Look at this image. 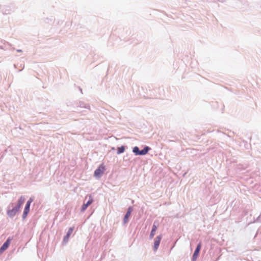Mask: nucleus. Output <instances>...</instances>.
<instances>
[{
  "label": "nucleus",
  "mask_w": 261,
  "mask_h": 261,
  "mask_svg": "<svg viewBox=\"0 0 261 261\" xmlns=\"http://www.w3.org/2000/svg\"><path fill=\"white\" fill-rule=\"evenodd\" d=\"M161 239H162L161 236H159L157 237H156L154 242V246H153L154 251H156L158 249Z\"/></svg>",
  "instance_id": "6"
},
{
  "label": "nucleus",
  "mask_w": 261,
  "mask_h": 261,
  "mask_svg": "<svg viewBox=\"0 0 261 261\" xmlns=\"http://www.w3.org/2000/svg\"><path fill=\"white\" fill-rule=\"evenodd\" d=\"M70 236V235H68V234L67 233L66 236L64 238V241H67V240H68V238H69Z\"/></svg>",
  "instance_id": "16"
},
{
  "label": "nucleus",
  "mask_w": 261,
  "mask_h": 261,
  "mask_svg": "<svg viewBox=\"0 0 261 261\" xmlns=\"http://www.w3.org/2000/svg\"><path fill=\"white\" fill-rule=\"evenodd\" d=\"M106 170L105 166L103 164H101L94 172V176L96 177H100L104 173Z\"/></svg>",
  "instance_id": "1"
},
{
  "label": "nucleus",
  "mask_w": 261,
  "mask_h": 261,
  "mask_svg": "<svg viewBox=\"0 0 261 261\" xmlns=\"http://www.w3.org/2000/svg\"><path fill=\"white\" fill-rule=\"evenodd\" d=\"M149 149V148L147 146L145 147L142 150H140V152L139 153V155H145L146 154L148 150Z\"/></svg>",
  "instance_id": "11"
},
{
  "label": "nucleus",
  "mask_w": 261,
  "mask_h": 261,
  "mask_svg": "<svg viewBox=\"0 0 261 261\" xmlns=\"http://www.w3.org/2000/svg\"><path fill=\"white\" fill-rule=\"evenodd\" d=\"M73 229V227H70L68 231L67 234H68V235H70L72 233Z\"/></svg>",
  "instance_id": "14"
},
{
  "label": "nucleus",
  "mask_w": 261,
  "mask_h": 261,
  "mask_svg": "<svg viewBox=\"0 0 261 261\" xmlns=\"http://www.w3.org/2000/svg\"><path fill=\"white\" fill-rule=\"evenodd\" d=\"M19 209L15 206L12 210L8 211L7 212V214L9 216L13 217L19 211Z\"/></svg>",
  "instance_id": "8"
},
{
  "label": "nucleus",
  "mask_w": 261,
  "mask_h": 261,
  "mask_svg": "<svg viewBox=\"0 0 261 261\" xmlns=\"http://www.w3.org/2000/svg\"><path fill=\"white\" fill-rule=\"evenodd\" d=\"M125 148L124 146H121L118 148L117 149V153L120 154L124 151Z\"/></svg>",
  "instance_id": "12"
},
{
  "label": "nucleus",
  "mask_w": 261,
  "mask_h": 261,
  "mask_svg": "<svg viewBox=\"0 0 261 261\" xmlns=\"http://www.w3.org/2000/svg\"><path fill=\"white\" fill-rule=\"evenodd\" d=\"M157 227H158V223L155 222L153 225L152 230H151L150 234V238L151 239H152L154 237L155 231L157 229Z\"/></svg>",
  "instance_id": "7"
},
{
  "label": "nucleus",
  "mask_w": 261,
  "mask_h": 261,
  "mask_svg": "<svg viewBox=\"0 0 261 261\" xmlns=\"http://www.w3.org/2000/svg\"><path fill=\"white\" fill-rule=\"evenodd\" d=\"M89 197L90 199L88 200V201L86 203H85L83 205L82 207V211H84L87 208V207L93 202V198L91 197V196H90Z\"/></svg>",
  "instance_id": "9"
},
{
  "label": "nucleus",
  "mask_w": 261,
  "mask_h": 261,
  "mask_svg": "<svg viewBox=\"0 0 261 261\" xmlns=\"http://www.w3.org/2000/svg\"><path fill=\"white\" fill-rule=\"evenodd\" d=\"M33 201V199L32 198H30L29 201L27 202V203L25 205L23 214V217L24 218L27 217L28 214L30 210V206L31 202Z\"/></svg>",
  "instance_id": "2"
},
{
  "label": "nucleus",
  "mask_w": 261,
  "mask_h": 261,
  "mask_svg": "<svg viewBox=\"0 0 261 261\" xmlns=\"http://www.w3.org/2000/svg\"><path fill=\"white\" fill-rule=\"evenodd\" d=\"M25 199L23 197H21L18 201V203L16 206L18 209H19L22 205V204L24 203Z\"/></svg>",
  "instance_id": "10"
},
{
  "label": "nucleus",
  "mask_w": 261,
  "mask_h": 261,
  "mask_svg": "<svg viewBox=\"0 0 261 261\" xmlns=\"http://www.w3.org/2000/svg\"><path fill=\"white\" fill-rule=\"evenodd\" d=\"M201 247V243H199L198 245L197 246V247L194 251V253L193 255L192 259L193 261H195L198 256L199 251L200 250Z\"/></svg>",
  "instance_id": "3"
},
{
  "label": "nucleus",
  "mask_w": 261,
  "mask_h": 261,
  "mask_svg": "<svg viewBox=\"0 0 261 261\" xmlns=\"http://www.w3.org/2000/svg\"><path fill=\"white\" fill-rule=\"evenodd\" d=\"M70 236V235H68V234L67 233L66 236L64 238V241H67V240H68V238H69Z\"/></svg>",
  "instance_id": "15"
},
{
  "label": "nucleus",
  "mask_w": 261,
  "mask_h": 261,
  "mask_svg": "<svg viewBox=\"0 0 261 261\" xmlns=\"http://www.w3.org/2000/svg\"><path fill=\"white\" fill-rule=\"evenodd\" d=\"M11 240L10 238H8L6 242L0 248V254L2 253L9 247L10 244Z\"/></svg>",
  "instance_id": "4"
},
{
  "label": "nucleus",
  "mask_w": 261,
  "mask_h": 261,
  "mask_svg": "<svg viewBox=\"0 0 261 261\" xmlns=\"http://www.w3.org/2000/svg\"><path fill=\"white\" fill-rule=\"evenodd\" d=\"M140 150H139V148L137 146L134 147L133 148V152L137 155H139V153L140 152Z\"/></svg>",
  "instance_id": "13"
},
{
  "label": "nucleus",
  "mask_w": 261,
  "mask_h": 261,
  "mask_svg": "<svg viewBox=\"0 0 261 261\" xmlns=\"http://www.w3.org/2000/svg\"><path fill=\"white\" fill-rule=\"evenodd\" d=\"M132 211H133L132 207H128L127 211V212L124 216V219H123L124 223H126L128 222V218L130 217Z\"/></svg>",
  "instance_id": "5"
}]
</instances>
